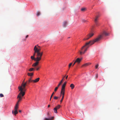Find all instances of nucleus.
Wrapping results in <instances>:
<instances>
[{
	"mask_svg": "<svg viewBox=\"0 0 120 120\" xmlns=\"http://www.w3.org/2000/svg\"><path fill=\"white\" fill-rule=\"evenodd\" d=\"M96 78H97L98 77V75L97 74H96Z\"/></svg>",
	"mask_w": 120,
	"mask_h": 120,
	"instance_id": "nucleus-33",
	"label": "nucleus"
},
{
	"mask_svg": "<svg viewBox=\"0 0 120 120\" xmlns=\"http://www.w3.org/2000/svg\"><path fill=\"white\" fill-rule=\"evenodd\" d=\"M104 34L107 36L109 34L105 32H103V34L99 36L94 40L93 41H90L86 43L85 45L82 47L81 50L79 51L80 54L82 55V54H84L89 47V45H91L94 44L95 42L100 40L103 37Z\"/></svg>",
	"mask_w": 120,
	"mask_h": 120,
	"instance_id": "nucleus-2",
	"label": "nucleus"
},
{
	"mask_svg": "<svg viewBox=\"0 0 120 120\" xmlns=\"http://www.w3.org/2000/svg\"><path fill=\"white\" fill-rule=\"evenodd\" d=\"M32 78V77H31L30 78V79H31Z\"/></svg>",
	"mask_w": 120,
	"mask_h": 120,
	"instance_id": "nucleus-39",
	"label": "nucleus"
},
{
	"mask_svg": "<svg viewBox=\"0 0 120 120\" xmlns=\"http://www.w3.org/2000/svg\"><path fill=\"white\" fill-rule=\"evenodd\" d=\"M39 68H37L36 70L37 71H38L39 70Z\"/></svg>",
	"mask_w": 120,
	"mask_h": 120,
	"instance_id": "nucleus-34",
	"label": "nucleus"
},
{
	"mask_svg": "<svg viewBox=\"0 0 120 120\" xmlns=\"http://www.w3.org/2000/svg\"><path fill=\"white\" fill-rule=\"evenodd\" d=\"M67 22L66 21H65L63 22V26L64 27H65L67 25Z\"/></svg>",
	"mask_w": 120,
	"mask_h": 120,
	"instance_id": "nucleus-15",
	"label": "nucleus"
},
{
	"mask_svg": "<svg viewBox=\"0 0 120 120\" xmlns=\"http://www.w3.org/2000/svg\"><path fill=\"white\" fill-rule=\"evenodd\" d=\"M50 106L49 105H48V108H49L50 107Z\"/></svg>",
	"mask_w": 120,
	"mask_h": 120,
	"instance_id": "nucleus-37",
	"label": "nucleus"
},
{
	"mask_svg": "<svg viewBox=\"0 0 120 120\" xmlns=\"http://www.w3.org/2000/svg\"><path fill=\"white\" fill-rule=\"evenodd\" d=\"M22 98V97L21 96H19V97H18V96H17V99H18V101L17 104L15 105V106L14 108V110H13L12 111V114L15 116H16V115L18 113L17 111V109L19 107L18 103L19 102H20L21 101Z\"/></svg>",
	"mask_w": 120,
	"mask_h": 120,
	"instance_id": "nucleus-4",
	"label": "nucleus"
},
{
	"mask_svg": "<svg viewBox=\"0 0 120 120\" xmlns=\"http://www.w3.org/2000/svg\"><path fill=\"white\" fill-rule=\"evenodd\" d=\"M57 109H56V108H54L53 109V110L54 112L56 113H57Z\"/></svg>",
	"mask_w": 120,
	"mask_h": 120,
	"instance_id": "nucleus-18",
	"label": "nucleus"
},
{
	"mask_svg": "<svg viewBox=\"0 0 120 120\" xmlns=\"http://www.w3.org/2000/svg\"><path fill=\"white\" fill-rule=\"evenodd\" d=\"M34 68H30L29 69V71H31L34 70Z\"/></svg>",
	"mask_w": 120,
	"mask_h": 120,
	"instance_id": "nucleus-20",
	"label": "nucleus"
},
{
	"mask_svg": "<svg viewBox=\"0 0 120 120\" xmlns=\"http://www.w3.org/2000/svg\"><path fill=\"white\" fill-rule=\"evenodd\" d=\"M94 35V34L93 33H90L87 36V37L86 38H85L83 40H88L90 38L92 37Z\"/></svg>",
	"mask_w": 120,
	"mask_h": 120,
	"instance_id": "nucleus-6",
	"label": "nucleus"
},
{
	"mask_svg": "<svg viewBox=\"0 0 120 120\" xmlns=\"http://www.w3.org/2000/svg\"><path fill=\"white\" fill-rule=\"evenodd\" d=\"M70 87H71V89H73L75 87V86L73 84H71L70 86Z\"/></svg>",
	"mask_w": 120,
	"mask_h": 120,
	"instance_id": "nucleus-16",
	"label": "nucleus"
},
{
	"mask_svg": "<svg viewBox=\"0 0 120 120\" xmlns=\"http://www.w3.org/2000/svg\"><path fill=\"white\" fill-rule=\"evenodd\" d=\"M19 112H21V110H19Z\"/></svg>",
	"mask_w": 120,
	"mask_h": 120,
	"instance_id": "nucleus-38",
	"label": "nucleus"
},
{
	"mask_svg": "<svg viewBox=\"0 0 120 120\" xmlns=\"http://www.w3.org/2000/svg\"><path fill=\"white\" fill-rule=\"evenodd\" d=\"M86 8H82L81 9V11H84L86 10Z\"/></svg>",
	"mask_w": 120,
	"mask_h": 120,
	"instance_id": "nucleus-23",
	"label": "nucleus"
},
{
	"mask_svg": "<svg viewBox=\"0 0 120 120\" xmlns=\"http://www.w3.org/2000/svg\"><path fill=\"white\" fill-rule=\"evenodd\" d=\"M60 105H58L55 108H56L57 109H58L60 107Z\"/></svg>",
	"mask_w": 120,
	"mask_h": 120,
	"instance_id": "nucleus-19",
	"label": "nucleus"
},
{
	"mask_svg": "<svg viewBox=\"0 0 120 120\" xmlns=\"http://www.w3.org/2000/svg\"><path fill=\"white\" fill-rule=\"evenodd\" d=\"M65 86L63 85L61 90V92H65Z\"/></svg>",
	"mask_w": 120,
	"mask_h": 120,
	"instance_id": "nucleus-8",
	"label": "nucleus"
},
{
	"mask_svg": "<svg viewBox=\"0 0 120 120\" xmlns=\"http://www.w3.org/2000/svg\"><path fill=\"white\" fill-rule=\"evenodd\" d=\"M99 17V15H96L94 18V21H98Z\"/></svg>",
	"mask_w": 120,
	"mask_h": 120,
	"instance_id": "nucleus-9",
	"label": "nucleus"
},
{
	"mask_svg": "<svg viewBox=\"0 0 120 120\" xmlns=\"http://www.w3.org/2000/svg\"><path fill=\"white\" fill-rule=\"evenodd\" d=\"M33 81V80L31 79H29L28 81H27V84H29V83L30 82H33V81Z\"/></svg>",
	"mask_w": 120,
	"mask_h": 120,
	"instance_id": "nucleus-14",
	"label": "nucleus"
},
{
	"mask_svg": "<svg viewBox=\"0 0 120 120\" xmlns=\"http://www.w3.org/2000/svg\"><path fill=\"white\" fill-rule=\"evenodd\" d=\"M68 75H67L66 77V79H67V78H68Z\"/></svg>",
	"mask_w": 120,
	"mask_h": 120,
	"instance_id": "nucleus-35",
	"label": "nucleus"
},
{
	"mask_svg": "<svg viewBox=\"0 0 120 120\" xmlns=\"http://www.w3.org/2000/svg\"><path fill=\"white\" fill-rule=\"evenodd\" d=\"M28 37V35H27L26 36V38H27Z\"/></svg>",
	"mask_w": 120,
	"mask_h": 120,
	"instance_id": "nucleus-36",
	"label": "nucleus"
},
{
	"mask_svg": "<svg viewBox=\"0 0 120 120\" xmlns=\"http://www.w3.org/2000/svg\"><path fill=\"white\" fill-rule=\"evenodd\" d=\"M58 98V97L56 96L54 97V98L55 99H57Z\"/></svg>",
	"mask_w": 120,
	"mask_h": 120,
	"instance_id": "nucleus-27",
	"label": "nucleus"
},
{
	"mask_svg": "<svg viewBox=\"0 0 120 120\" xmlns=\"http://www.w3.org/2000/svg\"><path fill=\"white\" fill-rule=\"evenodd\" d=\"M33 75V73H27V75L29 76H31Z\"/></svg>",
	"mask_w": 120,
	"mask_h": 120,
	"instance_id": "nucleus-17",
	"label": "nucleus"
},
{
	"mask_svg": "<svg viewBox=\"0 0 120 120\" xmlns=\"http://www.w3.org/2000/svg\"><path fill=\"white\" fill-rule=\"evenodd\" d=\"M96 26H99V23L98 22V21H94Z\"/></svg>",
	"mask_w": 120,
	"mask_h": 120,
	"instance_id": "nucleus-21",
	"label": "nucleus"
},
{
	"mask_svg": "<svg viewBox=\"0 0 120 120\" xmlns=\"http://www.w3.org/2000/svg\"><path fill=\"white\" fill-rule=\"evenodd\" d=\"M39 78H38L36 79L35 80H33V81H33V82L36 83L38 82L39 81Z\"/></svg>",
	"mask_w": 120,
	"mask_h": 120,
	"instance_id": "nucleus-12",
	"label": "nucleus"
},
{
	"mask_svg": "<svg viewBox=\"0 0 120 120\" xmlns=\"http://www.w3.org/2000/svg\"><path fill=\"white\" fill-rule=\"evenodd\" d=\"M73 64V62H71V63L68 65L69 68H70L71 66Z\"/></svg>",
	"mask_w": 120,
	"mask_h": 120,
	"instance_id": "nucleus-24",
	"label": "nucleus"
},
{
	"mask_svg": "<svg viewBox=\"0 0 120 120\" xmlns=\"http://www.w3.org/2000/svg\"><path fill=\"white\" fill-rule=\"evenodd\" d=\"M65 77V75L64 76V77L62 78V79L61 81L59 83V84L58 85V86H59L62 83L63 81L64 80V78Z\"/></svg>",
	"mask_w": 120,
	"mask_h": 120,
	"instance_id": "nucleus-11",
	"label": "nucleus"
},
{
	"mask_svg": "<svg viewBox=\"0 0 120 120\" xmlns=\"http://www.w3.org/2000/svg\"><path fill=\"white\" fill-rule=\"evenodd\" d=\"M60 96L61 95H62V99L60 100V102L61 103L62 101L64 99V92H60Z\"/></svg>",
	"mask_w": 120,
	"mask_h": 120,
	"instance_id": "nucleus-10",
	"label": "nucleus"
},
{
	"mask_svg": "<svg viewBox=\"0 0 120 120\" xmlns=\"http://www.w3.org/2000/svg\"><path fill=\"white\" fill-rule=\"evenodd\" d=\"M47 115L48 116V117H50V113L49 112H48L47 113Z\"/></svg>",
	"mask_w": 120,
	"mask_h": 120,
	"instance_id": "nucleus-29",
	"label": "nucleus"
},
{
	"mask_svg": "<svg viewBox=\"0 0 120 120\" xmlns=\"http://www.w3.org/2000/svg\"><path fill=\"white\" fill-rule=\"evenodd\" d=\"M98 64H97L95 65V68H98Z\"/></svg>",
	"mask_w": 120,
	"mask_h": 120,
	"instance_id": "nucleus-32",
	"label": "nucleus"
},
{
	"mask_svg": "<svg viewBox=\"0 0 120 120\" xmlns=\"http://www.w3.org/2000/svg\"><path fill=\"white\" fill-rule=\"evenodd\" d=\"M4 96V95L2 94H0V96L1 97H3Z\"/></svg>",
	"mask_w": 120,
	"mask_h": 120,
	"instance_id": "nucleus-28",
	"label": "nucleus"
},
{
	"mask_svg": "<svg viewBox=\"0 0 120 120\" xmlns=\"http://www.w3.org/2000/svg\"><path fill=\"white\" fill-rule=\"evenodd\" d=\"M59 86H58V85L56 87L55 89H54V91H55V92H56V91H57V90L58 89V87H59Z\"/></svg>",
	"mask_w": 120,
	"mask_h": 120,
	"instance_id": "nucleus-22",
	"label": "nucleus"
},
{
	"mask_svg": "<svg viewBox=\"0 0 120 120\" xmlns=\"http://www.w3.org/2000/svg\"><path fill=\"white\" fill-rule=\"evenodd\" d=\"M82 60V58L80 59L79 58H78L75 61H73V62H74L72 65V67H73L75 65H77V64H79L80 63Z\"/></svg>",
	"mask_w": 120,
	"mask_h": 120,
	"instance_id": "nucleus-5",
	"label": "nucleus"
},
{
	"mask_svg": "<svg viewBox=\"0 0 120 120\" xmlns=\"http://www.w3.org/2000/svg\"><path fill=\"white\" fill-rule=\"evenodd\" d=\"M86 21L84 19H82V21L84 22H86Z\"/></svg>",
	"mask_w": 120,
	"mask_h": 120,
	"instance_id": "nucleus-31",
	"label": "nucleus"
},
{
	"mask_svg": "<svg viewBox=\"0 0 120 120\" xmlns=\"http://www.w3.org/2000/svg\"><path fill=\"white\" fill-rule=\"evenodd\" d=\"M40 12L38 11L37 12V16H38L40 15Z\"/></svg>",
	"mask_w": 120,
	"mask_h": 120,
	"instance_id": "nucleus-25",
	"label": "nucleus"
},
{
	"mask_svg": "<svg viewBox=\"0 0 120 120\" xmlns=\"http://www.w3.org/2000/svg\"><path fill=\"white\" fill-rule=\"evenodd\" d=\"M25 79H24L21 85L18 87L19 91H20L18 95V97L19 96L22 97L25 94V91L26 90L25 88V87L27 83V81L26 82H24Z\"/></svg>",
	"mask_w": 120,
	"mask_h": 120,
	"instance_id": "nucleus-3",
	"label": "nucleus"
},
{
	"mask_svg": "<svg viewBox=\"0 0 120 120\" xmlns=\"http://www.w3.org/2000/svg\"><path fill=\"white\" fill-rule=\"evenodd\" d=\"M91 64V63H86L84 64L82 66V67H89V66Z\"/></svg>",
	"mask_w": 120,
	"mask_h": 120,
	"instance_id": "nucleus-7",
	"label": "nucleus"
},
{
	"mask_svg": "<svg viewBox=\"0 0 120 120\" xmlns=\"http://www.w3.org/2000/svg\"><path fill=\"white\" fill-rule=\"evenodd\" d=\"M54 94V92H53L52 93V94L51 95V97H50V101L53 95V94Z\"/></svg>",
	"mask_w": 120,
	"mask_h": 120,
	"instance_id": "nucleus-26",
	"label": "nucleus"
},
{
	"mask_svg": "<svg viewBox=\"0 0 120 120\" xmlns=\"http://www.w3.org/2000/svg\"><path fill=\"white\" fill-rule=\"evenodd\" d=\"M70 38V37H69L68 38Z\"/></svg>",
	"mask_w": 120,
	"mask_h": 120,
	"instance_id": "nucleus-40",
	"label": "nucleus"
},
{
	"mask_svg": "<svg viewBox=\"0 0 120 120\" xmlns=\"http://www.w3.org/2000/svg\"><path fill=\"white\" fill-rule=\"evenodd\" d=\"M41 49V47L39 46L38 45L34 46V49L33 55L31 56V58L36 62L32 65V67H37L39 63V61L41 60L43 54V52L40 51Z\"/></svg>",
	"mask_w": 120,
	"mask_h": 120,
	"instance_id": "nucleus-1",
	"label": "nucleus"
},
{
	"mask_svg": "<svg viewBox=\"0 0 120 120\" xmlns=\"http://www.w3.org/2000/svg\"><path fill=\"white\" fill-rule=\"evenodd\" d=\"M66 83H67V82H64V83H63V85L65 86Z\"/></svg>",
	"mask_w": 120,
	"mask_h": 120,
	"instance_id": "nucleus-30",
	"label": "nucleus"
},
{
	"mask_svg": "<svg viewBox=\"0 0 120 120\" xmlns=\"http://www.w3.org/2000/svg\"><path fill=\"white\" fill-rule=\"evenodd\" d=\"M54 118V117H49V118H45L44 119L45 120H52Z\"/></svg>",
	"mask_w": 120,
	"mask_h": 120,
	"instance_id": "nucleus-13",
	"label": "nucleus"
},
{
	"mask_svg": "<svg viewBox=\"0 0 120 120\" xmlns=\"http://www.w3.org/2000/svg\"><path fill=\"white\" fill-rule=\"evenodd\" d=\"M40 66H38V68H40Z\"/></svg>",
	"mask_w": 120,
	"mask_h": 120,
	"instance_id": "nucleus-41",
	"label": "nucleus"
}]
</instances>
